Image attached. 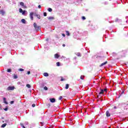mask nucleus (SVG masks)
Listing matches in <instances>:
<instances>
[{
    "mask_svg": "<svg viewBox=\"0 0 128 128\" xmlns=\"http://www.w3.org/2000/svg\"><path fill=\"white\" fill-rule=\"evenodd\" d=\"M62 96H60L59 97V100H62Z\"/></svg>",
    "mask_w": 128,
    "mask_h": 128,
    "instance_id": "e433bc0d",
    "label": "nucleus"
},
{
    "mask_svg": "<svg viewBox=\"0 0 128 128\" xmlns=\"http://www.w3.org/2000/svg\"><path fill=\"white\" fill-rule=\"evenodd\" d=\"M108 64V61L105 62H104L102 63L100 65V66H104Z\"/></svg>",
    "mask_w": 128,
    "mask_h": 128,
    "instance_id": "9d476101",
    "label": "nucleus"
},
{
    "mask_svg": "<svg viewBox=\"0 0 128 128\" xmlns=\"http://www.w3.org/2000/svg\"><path fill=\"white\" fill-rule=\"evenodd\" d=\"M21 22H22V24H26V20H24V19H22L21 20Z\"/></svg>",
    "mask_w": 128,
    "mask_h": 128,
    "instance_id": "ddd939ff",
    "label": "nucleus"
},
{
    "mask_svg": "<svg viewBox=\"0 0 128 128\" xmlns=\"http://www.w3.org/2000/svg\"><path fill=\"white\" fill-rule=\"evenodd\" d=\"M14 101H11V102H10V104H14Z\"/></svg>",
    "mask_w": 128,
    "mask_h": 128,
    "instance_id": "f704fd0d",
    "label": "nucleus"
},
{
    "mask_svg": "<svg viewBox=\"0 0 128 128\" xmlns=\"http://www.w3.org/2000/svg\"><path fill=\"white\" fill-rule=\"evenodd\" d=\"M100 84H97V86H98V88H100Z\"/></svg>",
    "mask_w": 128,
    "mask_h": 128,
    "instance_id": "37998d69",
    "label": "nucleus"
},
{
    "mask_svg": "<svg viewBox=\"0 0 128 128\" xmlns=\"http://www.w3.org/2000/svg\"><path fill=\"white\" fill-rule=\"evenodd\" d=\"M36 16H37L39 20H40V15L36 14Z\"/></svg>",
    "mask_w": 128,
    "mask_h": 128,
    "instance_id": "aec40b11",
    "label": "nucleus"
},
{
    "mask_svg": "<svg viewBox=\"0 0 128 128\" xmlns=\"http://www.w3.org/2000/svg\"><path fill=\"white\" fill-rule=\"evenodd\" d=\"M27 74H30V72H28Z\"/></svg>",
    "mask_w": 128,
    "mask_h": 128,
    "instance_id": "c9c22d12",
    "label": "nucleus"
},
{
    "mask_svg": "<svg viewBox=\"0 0 128 128\" xmlns=\"http://www.w3.org/2000/svg\"><path fill=\"white\" fill-rule=\"evenodd\" d=\"M124 94V92L122 91V92L121 94Z\"/></svg>",
    "mask_w": 128,
    "mask_h": 128,
    "instance_id": "a18cd8bd",
    "label": "nucleus"
},
{
    "mask_svg": "<svg viewBox=\"0 0 128 128\" xmlns=\"http://www.w3.org/2000/svg\"><path fill=\"white\" fill-rule=\"evenodd\" d=\"M34 16V12H32L30 14V16L32 20H34V16Z\"/></svg>",
    "mask_w": 128,
    "mask_h": 128,
    "instance_id": "7ed1b4c3",
    "label": "nucleus"
},
{
    "mask_svg": "<svg viewBox=\"0 0 128 128\" xmlns=\"http://www.w3.org/2000/svg\"><path fill=\"white\" fill-rule=\"evenodd\" d=\"M50 100L51 102H56V99L54 98H50Z\"/></svg>",
    "mask_w": 128,
    "mask_h": 128,
    "instance_id": "423d86ee",
    "label": "nucleus"
},
{
    "mask_svg": "<svg viewBox=\"0 0 128 128\" xmlns=\"http://www.w3.org/2000/svg\"><path fill=\"white\" fill-rule=\"evenodd\" d=\"M97 80H97L98 82H100V80H98V78H97Z\"/></svg>",
    "mask_w": 128,
    "mask_h": 128,
    "instance_id": "a19ab883",
    "label": "nucleus"
},
{
    "mask_svg": "<svg viewBox=\"0 0 128 128\" xmlns=\"http://www.w3.org/2000/svg\"><path fill=\"white\" fill-rule=\"evenodd\" d=\"M70 88V85L68 84H66L65 87L66 90H68Z\"/></svg>",
    "mask_w": 128,
    "mask_h": 128,
    "instance_id": "4468645a",
    "label": "nucleus"
},
{
    "mask_svg": "<svg viewBox=\"0 0 128 128\" xmlns=\"http://www.w3.org/2000/svg\"><path fill=\"white\" fill-rule=\"evenodd\" d=\"M20 126H22V128H26V127L24 126V124H20Z\"/></svg>",
    "mask_w": 128,
    "mask_h": 128,
    "instance_id": "c85d7f7f",
    "label": "nucleus"
},
{
    "mask_svg": "<svg viewBox=\"0 0 128 128\" xmlns=\"http://www.w3.org/2000/svg\"><path fill=\"white\" fill-rule=\"evenodd\" d=\"M38 8H42V6H40V5H38Z\"/></svg>",
    "mask_w": 128,
    "mask_h": 128,
    "instance_id": "58836bf2",
    "label": "nucleus"
},
{
    "mask_svg": "<svg viewBox=\"0 0 128 128\" xmlns=\"http://www.w3.org/2000/svg\"><path fill=\"white\" fill-rule=\"evenodd\" d=\"M107 90H108V89L106 88L104 89V92H107Z\"/></svg>",
    "mask_w": 128,
    "mask_h": 128,
    "instance_id": "79ce46f5",
    "label": "nucleus"
},
{
    "mask_svg": "<svg viewBox=\"0 0 128 128\" xmlns=\"http://www.w3.org/2000/svg\"><path fill=\"white\" fill-rule=\"evenodd\" d=\"M99 94H104V90H102L100 92H98Z\"/></svg>",
    "mask_w": 128,
    "mask_h": 128,
    "instance_id": "9b49d317",
    "label": "nucleus"
},
{
    "mask_svg": "<svg viewBox=\"0 0 128 128\" xmlns=\"http://www.w3.org/2000/svg\"><path fill=\"white\" fill-rule=\"evenodd\" d=\"M100 80H102V78H100Z\"/></svg>",
    "mask_w": 128,
    "mask_h": 128,
    "instance_id": "09e8293b",
    "label": "nucleus"
},
{
    "mask_svg": "<svg viewBox=\"0 0 128 128\" xmlns=\"http://www.w3.org/2000/svg\"><path fill=\"white\" fill-rule=\"evenodd\" d=\"M4 110H8V108H6L4 109Z\"/></svg>",
    "mask_w": 128,
    "mask_h": 128,
    "instance_id": "de8ad7c7",
    "label": "nucleus"
},
{
    "mask_svg": "<svg viewBox=\"0 0 128 128\" xmlns=\"http://www.w3.org/2000/svg\"><path fill=\"white\" fill-rule=\"evenodd\" d=\"M62 46H64V47L66 46V44H62Z\"/></svg>",
    "mask_w": 128,
    "mask_h": 128,
    "instance_id": "49530a36",
    "label": "nucleus"
},
{
    "mask_svg": "<svg viewBox=\"0 0 128 128\" xmlns=\"http://www.w3.org/2000/svg\"><path fill=\"white\" fill-rule=\"evenodd\" d=\"M32 108H34V106H36V104H32Z\"/></svg>",
    "mask_w": 128,
    "mask_h": 128,
    "instance_id": "4c0bfd02",
    "label": "nucleus"
},
{
    "mask_svg": "<svg viewBox=\"0 0 128 128\" xmlns=\"http://www.w3.org/2000/svg\"><path fill=\"white\" fill-rule=\"evenodd\" d=\"M34 26L36 30H40V26H38L36 25V23L34 24Z\"/></svg>",
    "mask_w": 128,
    "mask_h": 128,
    "instance_id": "f257e3e1",
    "label": "nucleus"
},
{
    "mask_svg": "<svg viewBox=\"0 0 128 128\" xmlns=\"http://www.w3.org/2000/svg\"><path fill=\"white\" fill-rule=\"evenodd\" d=\"M120 98V96H118V98Z\"/></svg>",
    "mask_w": 128,
    "mask_h": 128,
    "instance_id": "8fccbe9b",
    "label": "nucleus"
},
{
    "mask_svg": "<svg viewBox=\"0 0 128 128\" xmlns=\"http://www.w3.org/2000/svg\"><path fill=\"white\" fill-rule=\"evenodd\" d=\"M66 36H70V32L68 31H66Z\"/></svg>",
    "mask_w": 128,
    "mask_h": 128,
    "instance_id": "5701e85b",
    "label": "nucleus"
},
{
    "mask_svg": "<svg viewBox=\"0 0 128 128\" xmlns=\"http://www.w3.org/2000/svg\"><path fill=\"white\" fill-rule=\"evenodd\" d=\"M20 5H21L22 6H23V8H26V6H24V2H20Z\"/></svg>",
    "mask_w": 128,
    "mask_h": 128,
    "instance_id": "0eeeda50",
    "label": "nucleus"
},
{
    "mask_svg": "<svg viewBox=\"0 0 128 128\" xmlns=\"http://www.w3.org/2000/svg\"><path fill=\"white\" fill-rule=\"evenodd\" d=\"M23 11H24V10H22V9L21 8H20L19 9V12H22Z\"/></svg>",
    "mask_w": 128,
    "mask_h": 128,
    "instance_id": "4be33fe9",
    "label": "nucleus"
},
{
    "mask_svg": "<svg viewBox=\"0 0 128 128\" xmlns=\"http://www.w3.org/2000/svg\"><path fill=\"white\" fill-rule=\"evenodd\" d=\"M106 116L107 117L110 116V112L108 111L106 112Z\"/></svg>",
    "mask_w": 128,
    "mask_h": 128,
    "instance_id": "39448f33",
    "label": "nucleus"
},
{
    "mask_svg": "<svg viewBox=\"0 0 128 128\" xmlns=\"http://www.w3.org/2000/svg\"><path fill=\"white\" fill-rule=\"evenodd\" d=\"M97 98H98V96H97Z\"/></svg>",
    "mask_w": 128,
    "mask_h": 128,
    "instance_id": "3c124183",
    "label": "nucleus"
},
{
    "mask_svg": "<svg viewBox=\"0 0 128 128\" xmlns=\"http://www.w3.org/2000/svg\"><path fill=\"white\" fill-rule=\"evenodd\" d=\"M126 106H128V104H126Z\"/></svg>",
    "mask_w": 128,
    "mask_h": 128,
    "instance_id": "603ef678",
    "label": "nucleus"
},
{
    "mask_svg": "<svg viewBox=\"0 0 128 128\" xmlns=\"http://www.w3.org/2000/svg\"><path fill=\"white\" fill-rule=\"evenodd\" d=\"M82 20H86V17L82 16Z\"/></svg>",
    "mask_w": 128,
    "mask_h": 128,
    "instance_id": "473e14b6",
    "label": "nucleus"
},
{
    "mask_svg": "<svg viewBox=\"0 0 128 128\" xmlns=\"http://www.w3.org/2000/svg\"><path fill=\"white\" fill-rule=\"evenodd\" d=\"M56 66H60V62H56Z\"/></svg>",
    "mask_w": 128,
    "mask_h": 128,
    "instance_id": "bb28decb",
    "label": "nucleus"
},
{
    "mask_svg": "<svg viewBox=\"0 0 128 128\" xmlns=\"http://www.w3.org/2000/svg\"><path fill=\"white\" fill-rule=\"evenodd\" d=\"M26 86L27 88H31V86L30 85V84H27Z\"/></svg>",
    "mask_w": 128,
    "mask_h": 128,
    "instance_id": "6ab92c4d",
    "label": "nucleus"
},
{
    "mask_svg": "<svg viewBox=\"0 0 128 128\" xmlns=\"http://www.w3.org/2000/svg\"><path fill=\"white\" fill-rule=\"evenodd\" d=\"M44 16H46V12H44Z\"/></svg>",
    "mask_w": 128,
    "mask_h": 128,
    "instance_id": "c756f323",
    "label": "nucleus"
},
{
    "mask_svg": "<svg viewBox=\"0 0 128 128\" xmlns=\"http://www.w3.org/2000/svg\"><path fill=\"white\" fill-rule=\"evenodd\" d=\"M62 36H64V37L66 36V34H62Z\"/></svg>",
    "mask_w": 128,
    "mask_h": 128,
    "instance_id": "ea45409f",
    "label": "nucleus"
},
{
    "mask_svg": "<svg viewBox=\"0 0 128 128\" xmlns=\"http://www.w3.org/2000/svg\"><path fill=\"white\" fill-rule=\"evenodd\" d=\"M14 90V86H9L7 88V90Z\"/></svg>",
    "mask_w": 128,
    "mask_h": 128,
    "instance_id": "f03ea898",
    "label": "nucleus"
},
{
    "mask_svg": "<svg viewBox=\"0 0 128 128\" xmlns=\"http://www.w3.org/2000/svg\"><path fill=\"white\" fill-rule=\"evenodd\" d=\"M7 72H12V70L10 68H8V69Z\"/></svg>",
    "mask_w": 128,
    "mask_h": 128,
    "instance_id": "412c9836",
    "label": "nucleus"
},
{
    "mask_svg": "<svg viewBox=\"0 0 128 128\" xmlns=\"http://www.w3.org/2000/svg\"><path fill=\"white\" fill-rule=\"evenodd\" d=\"M26 10H23L22 12V14L23 16H24V14H26Z\"/></svg>",
    "mask_w": 128,
    "mask_h": 128,
    "instance_id": "2eb2a0df",
    "label": "nucleus"
},
{
    "mask_svg": "<svg viewBox=\"0 0 128 128\" xmlns=\"http://www.w3.org/2000/svg\"><path fill=\"white\" fill-rule=\"evenodd\" d=\"M76 56H80V53H77Z\"/></svg>",
    "mask_w": 128,
    "mask_h": 128,
    "instance_id": "a878e982",
    "label": "nucleus"
},
{
    "mask_svg": "<svg viewBox=\"0 0 128 128\" xmlns=\"http://www.w3.org/2000/svg\"><path fill=\"white\" fill-rule=\"evenodd\" d=\"M6 124L5 123L2 124V128H6Z\"/></svg>",
    "mask_w": 128,
    "mask_h": 128,
    "instance_id": "f3484780",
    "label": "nucleus"
},
{
    "mask_svg": "<svg viewBox=\"0 0 128 128\" xmlns=\"http://www.w3.org/2000/svg\"><path fill=\"white\" fill-rule=\"evenodd\" d=\"M44 76H48V74L47 72H45L44 74Z\"/></svg>",
    "mask_w": 128,
    "mask_h": 128,
    "instance_id": "dca6fc26",
    "label": "nucleus"
},
{
    "mask_svg": "<svg viewBox=\"0 0 128 128\" xmlns=\"http://www.w3.org/2000/svg\"><path fill=\"white\" fill-rule=\"evenodd\" d=\"M48 10L51 12H52V8H48Z\"/></svg>",
    "mask_w": 128,
    "mask_h": 128,
    "instance_id": "a211bd4d",
    "label": "nucleus"
},
{
    "mask_svg": "<svg viewBox=\"0 0 128 128\" xmlns=\"http://www.w3.org/2000/svg\"><path fill=\"white\" fill-rule=\"evenodd\" d=\"M54 56L55 58H60V55L58 54H55Z\"/></svg>",
    "mask_w": 128,
    "mask_h": 128,
    "instance_id": "1a4fd4ad",
    "label": "nucleus"
},
{
    "mask_svg": "<svg viewBox=\"0 0 128 128\" xmlns=\"http://www.w3.org/2000/svg\"><path fill=\"white\" fill-rule=\"evenodd\" d=\"M40 124H41V126H44V123L42 122H40Z\"/></svg>",
    "mask_w": 128,
    "mask_h": 128,
    "instance_id": "2f4dec72",
    "label": "nucleus"
},
{
    "mask_svg": "<svg viewBox=\"0 0 128 128\" xmlns=\"http://www.w3.org/2000/svg\"><path fill=\"white\" fill-rule=\"evenodd\" d=\"M4 100V104H8V103L6 102V98H3Z\"/></svg>",
    "mask_w": 128,
    "mask_h": 128,
    "instance_id": "6e6552de",
    "label": "nucleus"
},
{
    "mask_svg": "<svg viewBox=\"0 0 128 128\" xmlns=\"http://www.w3.org/2000/svg\"><path fill=\"white\" fill-rule=\"evenodd\" d=\"M60 80H61V82H62V81L64 80L63 78H62Z\"/></svg>",
    "mask_w": 128,
    "mask_h": 128,
    "instance_id": "c03bdc74",
    "label": "nucleus"
},
{
    "mask_svg": "<svg viewBox=\"0 0 128 128\" xmlns=\"http://www.w3.org/2000/svg\"><path fill=\"white\" fill-rule=\"evenodd\" d=\"M48 20H54V18L52 16H50L48 18Z\"/></svg>",
    "mask_w": 128,
    "mask_h": 128,
    "instance_id": "f8f14e48",
    "label": "nucleus"
},
{
    "mask_svg": "<svg viewBox=\"0 0 128 128\" xmlns=\"http://www.w3.org/2000/svg\"><path fill=\"white\" fill-rule=\"evenodd\" d=\"M18 70H20V72H24V70L23 68H20Z\"/></svg>",
    "mask_w": 128,
    "mask_h": 128,
    "instance_id": "393cba45",
    "label": "nucleus"
},
{
    "mask_svg": "<svg viewBox=\"0 0 128 128\" xmlns=\"http://www.w3.org/2000/svg\"><path fill=\"white\" fill-rule=\"evenodd\" d=\"M14 78H15V79L18 78V76L14 74Z\"/></svg>",
    "mask_w": 128,
    "mask_h": 128,
    "instance_id": "b1692460",
    "label": "nucleus"
},
{
    "mask_svg": "<svg viewBox=\"0 0 128 128\" xmlns=\"http://www.w3.org/2000/svg\"><path fill=\"white\" fill-rule=\"evenodd\" d=\"M98 54H100L99 53H98V55L97 56L96 58H102V56H100Z\"/></svg>",
    "mask_w": 128,
    "mask_h": 128,
    "instance_id": "72a5a7b5",
    "label": "nucleus"
},
{
    "mask_svg": "<svg viewBox=\"0 0 128 128\" xmlns=\"http://www.w3.org/2000/svg\"><path fill=\"white\" fill-rule=\"evenodd\" d=\"M44 90H48V87L45 86V87L44 88Z\"/></svg>",
    "mask_w": 128,
    "mask_h": 128,
    "instance_id": "7c9ffc66",
    "label": "nucleus"
},
{
    "mask_svg": "<svg viewBox=\"0 0 128 128\" xmlns=\"http://www.w3.org/2000/svg\"><path fill=\"white\" fill-rule=\"evenodd\" d=\"M0 14H2V16H4V14H6V12L4 10H0Z\"/></svg>",
    "mask_w": 128,
    "mask_h": 128,
    "instance_id": "20e7f679",
    "label": "nucleus"
},
{
    "mask_svg": "<svg viewBox=\"0 0 128 128\" xmlns=\"http://www.w3.org/2000/svg\"><path fill=\"white\" fill-rule=\"evenodd\" d=\"M84 76H80L81 80H84Z\"/></svg>",
    "mask_w": 128,
    "mask_h": 128,
    "instance_id": "cd10ccee",
    "label": "nucleus"
}]
</instances>
